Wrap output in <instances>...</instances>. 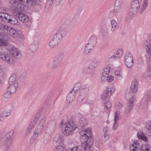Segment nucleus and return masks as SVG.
Returning <instances> with one entry per match:
<instances>
[{"label":"nucleus","mask_w":151,"mask_h":151,"mask_svg":"<svg viewBox=\"0 0 151 151\" xmlns=\"http://www.w3.org/2000/svg\"><path fill=\"white\" fill-rule=\"evenodd\" d=\"M80 134L82 137L81 139L82 147L84 151H92L93 139L91 137V130L87 128L81 131Z\"/></svg>","instance_id":"obj_1"},{"label":"nucleus","mask_w":151,"mask_h":151,"mask_svg":"<svg viewBox=\"0 0 151 151\" xmlns=\"http://www.w3.org/2000/svg\"><path fill=\"white\" fill-rule=\"evenodd\" d=\"M10 49L11 51L9 53L5 52H0V58L6 63L13 65L14 64L13 57L20 59L22 56V54L18 49L13 46H10Z\"/></svg>","instance_id":"obj_2"},{"label":"nucleus","mask_w":151,"mask_h":151,"mask_svg":"<svg viewBox=\"0 0 151 151\" xmlns=\"http://www.w3.org/2000/svg\"><path fill=\"white\" fill-rule=\"evenodd\" d=\"M60 128H62L63 134L65 135H71L74 130L78 127V126L75 121L70 120L67 122L64 121H62L59 126Z\"/></svg>","instance_id":"obj_3"},{"label":"nucleus","mask_w":151,"mask_h":151,"mask_svg":"<svg viewBox=\"0 0 151 151\" xmlns=\"http://www.w3.org/2000/svg\"><path fill=\"white\" fill-rule=\"evenodd\" d=\"M64 34V32L60 30L56 32L50 40L48 45L50 47L52 48L57 46L59 43Z\"/></svg>","instance_id":"obj_4"},{"label":"nucleus","mask_w":151,"mask_h":151,"mask_svg":"<svg viewBox=\"0 0 151 151\" xmlns=\"http://www.w3.org/2000/svg\"><path fill=\"white\" fill-rule=\"evenodd\" d=\"M142 0H133L129 9V15L133 17L135 16L140 9Z\"/></svg>","instance_id":"obj_5"},{"label":"nucleus","mask_w":151,"mask_h":151,"mask_svg":"<svg viewBox=\"0 0 151 151\" xmlns=\"http://www.w3.org/2000/svg\"><path fill=\"white\" fill-rule=\"evenodd\" d=\"M131 91H127L126 92L125 96L127 100L129 101L127 106L125 108V112L128 113L132 110L134 106V99L133 93Z\"/></svg>","instance_id":"obj_6"},{"label":"nucleus","mask_w":151,"mask_h":151,"mask_svg":"<svg viewBox=\"0 0 151 151\" xmlns=\"http://www.w3.org/2000/svg\"><path fill=\"white\" fill-rule=\"evenodd\" d=\"M89 92V87L86 86H83L78 96V101L80 102L82 101L87 96Z\"/></svg>","instance_id":"obj_7"},{"label":"nucleus","mask_w":151,"mask_h":151,"mask_svg":"<svg viewBox=\"0 0 151 151\" xmlns=\"http://www.w3.org/2000/svg\"><path fill=\"white\" fill-rule=\"evenodd\" d=\"M89 92V87L86 86H83L78 96V101L80 102L82 101L87 96Z\"/></svg>","instance_id":"obj_8"},{"label":"nucleus","mask_w":151,"mask_h":151,"mask_svg":"<svg viewBox=\"0 0 151 151\" xmlns=\"http://www.w3.org/2000/svg\"><path fill=\"white\" fill-rule=\"evenodd\" d=\"M8 34L12 37L14 38L18 37L20 38H23L24 36L22 32L17 31L15 29L10 27L7 31Z\"/></svg>","instance_id":"obj_9"},{"label":"nucleus","mask_w":151,"mask_h":151,"mask_svg":"<svg viewBox=\"0 0 151 151\" xmlns=\"http://www.w3.org/2000/svg\"><path fill=\"white\" fill-rule=\"evenodd\" d=\"M13 13L14 15L23 22H27L29 20L28 16L22 12L14 10L13 11Z\"/></svg>","instance_id":"obj_10"},{"label":"nucleus","mask_w":151,"mask_h":151,"mask_svg":"<svg viewBox=\"0 0 151 151\" xmlns=\"http://www.w3.org/2000/svg\"><path fill=\"white\" fill-rule=\"evenodd\" d=\"M125 63L129 68H131L133 65L134 60L132 55L129 53H127L125 57Z\"/></svg>","instance_id":"obj_11"},{"label":"nucleus","mask_w":151,"mask_h":151,"mask_svg":"<svg viewBox=\"0 0 151 151\" xmlns=\"http://www.w3.org/2000/svg\"><path fill=\"white\" fill-rule=\"evenodd\" d=\"M63 57L64 54L63 53H60L54 60L52 67L54 68H57L59 66L62 62Z\"/></svg>","instance_id":"obj_12"},{"label":"nucleus","mask_w":151,"mask_h":151,"mask_svg":"<svg viewBox=\"0 0 151 151\" xmlns=\"http://www.w3.org/2000/svg\"><path fill=\"white\" fill-rule=\"evenodd\" d=\"M88 123V121L86 117H81L79 120L78 127L80 129L84 128L86 127Z\"/></svg>","instance_id":"obj_13"},{"label":"nucleus","mask_w":151,"mask_h":151,"mask_svg":"<svg viewBox=\"0 0 151 151\" xmlns=\"http://www.w3.org/2000/svg\"><path fill=\"white\" fill-rule=\"evenodd\" d=\"M138 81L136 80H133L130 86V91L133 93H136L138 89Z\"/></svg>","instance_id":"obj_14"},{"label":"nucleus","mask_w":151,"mask_h":151,"mask_svg":"<svg viewBox=\"0 0 151 151\" xmlns=\"http://www.w3.org/2000/svg\"><path fill=\"white\" fill-rule=\"evenodd\" d=\"M10 15L5 12L1 13L0 14V20L9 22V20H10Z\"/></svg>","instance_id":"obj_15"},{"label":"nucleus","mask_w":151,"mask_h":151,"mask_svg":"<svg viewBox=\"0 0 151 151\" xmlns=\"http://www.w3.org/2000/svg\"><path fill=\"white\" fill-rule=\"evenodd\" d=\"M75 92L70 91L67 96L66 100L68 103H71L75 99Z\"/></svg>","instance_id":"obj_16"},{"label":"nucleus","mask_w":151,"mask_h":151,"mask_svg":"<svg viewBox=\"0 0 151 151\" xmlns=\"http://www.w3.org/2000/svg\"><path fill=\"white\" fill-rule=\"evenodd\" d=\"M94 46L95 45L88 42V43L86 45L85 48V53L87 54L89 53L93 49Z\"/></svg>","instance_id":"obj_17"},{"label":"nucleus","mask_w":151,"mask_h":151,"mask_svg":"<svg viewBox=\"0 0 151 151\" xmlns=\"http://www.w3.org/2000/svg\"><path fill=\"white\" fill-rule=\"evenodd\" d=\"M44 125V123L43 122H42V121L38 124L36 129L34 132V135L36 136V135H38L41 131L43 126Z\"/></svg>","instance_id":"obj_18"},{"label":"nucleus","mask_w":151,"mask_h":151,"mask_svg":"<svg viewBox=\"0 0 151 151\" xmlns=\"http://www.w3.org/2000/svg\"><path fill=\"white\" fill-rule=\"evenodd\" d=\"M137 136L139 139H141L146 142L148 141L147 137L142 132H138L137 133Z\"/></svg>","instance_id":"obj_19"},{"label":"nucleus","mask_w":151,"mask_h":151,"mask_svg":"<svg viewBox=\"0 0 151 151\" xmlns=\"http://www.w3.org/2000/svg\"><path fill=\"white\" fill-rule=\"evenodd\" d=\"M16 75H13L11 76L9 79V84L10 85L13 84H18L17 82L16 79Z\"/></svg>","instance_id":"obj_20"},{"label":"nucleus","mask_w":151,"mask_h":151,"mask_svg":"<svg viewBox=\"0 0 151 151\" xmlns=\"http://www.w3.org/2000/svg\"><path fill=\"white\" fill-rule=\"evenodd\" d=\"M91 65L86 66L84 67L83 72L88 74H91L93 73V70L91 68Z\"/></svg>","instance_id":"obj_21"},{"label":"nucleus","mask_w":151,"mask_h":151,"mask_svg":"<svg viewBox=\"0 0 151 151\" xmlns=\"http://www.w3.org/2000/svg\"><path fill=\"white\" fill-rule=\"evenodd\" d=\"M111 27L110 30L112 32L115 31L118 28V24L114 20H112L111 22Z\"/></svg>","instance_id":"obj_22"},{"label":"nucleus","mask_w":151,"mask_h":151,"mask_svg":"<svg viewBox=\"0 0 151 151\" xmlns=\"http://www.w3.org/2000/svg\"><path fill=\"white\" fill-rule=\"evenodd\" d=\"M25 1V0H24ZM24 2V1H23V2H20L19 0H14L13 2L12 3V5L15 6V9H17L18 10L20 9L21 8V4L23 3Z\"/></svg>","instance_id":"obj_23"},{"label":"nucleus","mask_w":151,"mask_h":151,"mask_svg":"<svg viewBox=\"0 0 151 151\" xmlns=\"http://www.w3.org/2000/svg\"><path fill=\"white\" fill-rule=\"evenodd\" d=\"M115 90V88L112 87L108 86L104 92L108 94L109 96H111V95L114 92Z\"/></svg>","instance_id":"obj_24"},{"label":"nucleus","mask_w":151,"mask_h":151,"mask_svg":"<svg viewBox=\"0 0 151 151\" xmlns=\"http://www.w3.org/2000/svg\"><path fill=\"white\" fill-rule=\"evenodd\" d=\"M3 141H4V140H5L6 142L4 145L6 148H7L10 145L13 140L12 138H8L5 137L3 139Z\"/></svg>","instance_id":"obj_25"},{"label":"nucleus","mask_w":151,"mask_h":151,"mask_svg":"<svg viewBox=\"0 0 151 151\" xmlns=\"http://www.w3.org/2000/svg\"><path fill=\"white\" fill-rule=\"evenodd\" d=\"M13 84V85H9L8 88V90L11 91V92L14 93L16 91L17 88L18 87V84Z\"/></svg>","instance_id":"obj_26"},{"label":"nucleus","mask_w":151,"mask_h":151,"mask_svg":"<svg viewBox=\"0 0 151 151\" xmlns=\"http://www.w3.org/2000/svg\"><path fill=\"white\" fill-rule=\"evenodd\" d=\"M2 38L0 39V46H7L8 45V42L4 38L5 36L3 35V37H2Z\"/></svg>","instance_id":"obj_27"},{"label":"nucleus","mask_w":151,"mask_h":151,"mask_svg":"<svg viewBox=\"0 0 151 151\" xmlns=\"http://www.w3.org/2000/svg\"><path fill=\"white\" fill-rule=\"evenodd\" d=\"M139 145V143L136 142L135 143L132 145L130 147V150L131 151H140V150L138 148L137 145Z\"/></svg>","instance_id":"obj_28"},{"label":"nucleus","mask_w":151,"mask_h":151,"mask_svg":"<svg viewBox=\"0 0 151 151\" xmlns=\"http://www.w3.org/2000/svg\"><path fill=\"white\" fill-rule=\"evenodd\" d=\"M145 127L147 129L148 131L147 134L149 136H151V122L147 121L145 124Z\"/></svg>","instance_id":"obj_29"},{"label":"nucleus","mask_w":151,"mask_h":151,"mask_svg":"<svg viewBox=\"0 0 151 151\" xmlns=\"http://www.w3.org/2000/svg\"><path fill=\"white\" fill-rule=\"evenodd\" d=\"M81 87V83H78L75 84L72 90L71 91L74 92H75V93H76V92L79 90Z\"/></svg>","instance_id":"obj_30"},{"label":"nucleus","mask_w":151,"mask_h":151,"mask_svg":"<svg viewBox=\"0 0 151 151\" xmlns=\"http://www.w3.org/2000/svg\"><path fill=\"white\" fill-rule=\"evenodd\" d=\"M10 20H9V23L13 25H16L18 23L17 19L13 17L12 16L10 15Z\"/></svg>","instance_id":"obj_31"},{"label":"nucleus","mask_w":151,"mask_h":151,"mask_svg":"<svg viewBox=\"0 0 151 151\" xmlns=\"http://www.w3.org/2000/svg\"><path fill=\"white\" fill-rule=\"evenodd\" d=\"M53 3V2H51V1H50L49 0H48L45 9V12H47L49 11Z\"/></svg>","instance_id":"obj_32"},{"label":"nucleus","mask_w":151,"mask_h":151,"mask_svg":"<svg viewBox=\"0 0 151 151\" xmlns=\"http://www.w3.org/2000/svg\"><path fill=\"white\" fill-rule=\"evenodd\" d=\"M56 142L58 144H61L63 141V136L61 135L57 136L55 137Z\"/></svg>","instance_id":"obj_33"},{"label":"nucleus","mask_w":151,"mask_h":151,"mask_svg":"<svg viewBox=\"0 0 151 151\" xmlns=\"http://www.w3.org/2000/svg\"><path fill=\"white\" fill-rule=\"evenodd\" d=\"M88 42L95 45L97 42V39L95 36L91 37L89 38Z\"/></svg>","instance_id":"obj_34"},{"label":"nucleus","mask_w":151,"mask_h":151,"mask_svg":"<svg viewBox=\"0 0 151 151\" xmlns=\"http://www.w3.org/2000/svg\"><path fill=\"white\" fill-rule=\"evenodd\" d=\"M147 3L148 0H144V3L140 10V14H141L147 8Z\"/></svg>","instance_id":"obj_35"},{"label":"nucleus","mask_w":151,"mask_h":151,"mask_svg":"<svg viewBox=\"0 0 151 151\" xmlns=\"http://www.w3.org/2000/svg\"><path fill=\"white\" fill-rule=\"evenodd\" d=\"M13 93L11 92V91L8 90L4 92L3 96L5 99H8L10 98L12 94Z\"/></svg>","instance_id":"obj_36"},{"label":"nucleus","mask_w":151,"mask_h":151,"mask_svg":"<svg viewBox=\"0 0 151 151\" xmlns=\"http://www.w3.org/2000/svg\"><path fill=\"white\" fill-rule=\"evenodd\" d=\"M110 97V96H109L108 94H107L104 92L103 94L101 95V99L103 101H108Z\"/></svg>","instance_id":"obj_37"},{"label":"nucleus","mask_w":151,"mask_h":151,"mask_svg":"<svg viewBox=\"0 0 151 151\" xmlns=\"http://www.w3.org/2000/svg\"><path fill=\"white\" fill-rule=\"evenodd\" d=\"M150 148L151 147L148 145H143L141 147L143 151H151Z\"/></svg>","instance_id":"obj_38"},{"label":"nucleus","mask_w":151,"mask_h":151,"mask_svg":"<svg viewBox=\"0 0 151 151\" xmlns=\"http://www.w3.org/2000/svg\"><path fill=\"white\" fill-rule=\"evenodd\" d=\"M146 50L149 55H151V43H149L146 46Z\"/></svg>","instance_id":"obj_39"},{"label":"nucleus","mask_w":151,"mask_h":151,"mask_svg":"<svg viewBox=\"0 0 151 151\" xmlns=\"http://www.w3.org/2000/svg\"><path fill=\"white\" fill-rule=\"evenodd\" d=\"M148 71L145 73L144 76L150 77L151 78V67L150 65L148 66Z\"/></svg>","instance_id":"obj_40"},{"label":"nucleus","mask_w":151,"mask_h":151,"mask_svg":"<svg viewBox=\"0 0 151 151\" xmlns=\"http://www.w3.org/2000/svg\"><path fill=\"white\" fill-rule=\"evenodd\" d=\"M54 151H67L63 146H57L55 149Z\"/></svg>","instance_id":"obj_41"},{"label":"nucleus","mask_w":151,"mask_h":151,"mask_svg":"<svg viewBox=\"0 0 151 151\" xmlns=\"http://www.w3.org/2000/svg\"><path fill=\"white\" fill-rule=\"evenodd\" d=\"M110 68L109 66H107L105 68L104 70V71L103 73L104 75H106V76L109 75L110 71Z\"/></svg>","instance_id":"obj_42"},{"label":"nucleus","mask_w":151,"mask_h":151,"mask_svg":"<svg viewBox=\"0 0 151 151\" xmlns=\"http://www.w3.org/2000/svg\"><path fill=\"white\" fill-rule=\"evenodd\" d=\"M145 99H147V102H148L151 98V91H147L146 95L145 96Z\"/></svg>","instance_id":"obj_43"},{"label":"nucleus","mask_w":151,"mask_h":151,"mask_svg":"<svg viewBox=\"0 0 151 151\" xmlns=\"http://www.w3.org/2000/svg\"><path fill=\"white\" fill-rule=\"evenodd\" d=\"M123 53V51L122 50H119L116 51V54L115 55L117 56V58H119L122 56Z\"/></svg>","instance_id":"obj_44"},{"label":"nucleus","mask_w":151,"mask_h":151,"mask_svg":"<svg viewBox=\"0 0 151 151\" xmlns=\"http://www.w3.org/2000/svg\"><path fill=\"white\" fill-rule=\"evenodd\" d=\"M121 6L114 4V12L115 13L118 12L121 8Z\"/></svg>","instance_id":"obj_45"},{"label":"nucleus","mask_w":151,"mask_h":151,"mask_svg":"<svg viewBox=\"0 0 151 151\" xmlns=\"http://www.w3.org/2000/svg\"><path fill=\"white\" fill-rule=\"evenodd\" d=\"M27 5L28 6H32L35 4V0H26Z\"/></svg>","instance_id":"obj_46"},{"label":"nucleus","mask_w":151,"mask_h":151,"mask_svg":"<svg viewBox=\"0 0 151 151\" xmlns=\"http://www.w3.org/2000/svg\"><path fill=\"white\" fill-rule=\"evenodd\" d=\"M9 115H5V114H1L0 115V121H3L7 117L9 116Z\"/></svg>","instance_id":"obj_47"},{"label":"nucleus","mask_w":151,"mask_h":151,"mask_svg":"<svg viewBox=\"0 0 151 151\" xmlns=\"http://www.w3.org/2000/svg\"><path fill=\"white\" fill-rule=\"evenodd\" d=\"M105 109H109V110L111 108L112 105L110 101H108L107 102L105 103Z\"/></svg>","instance_id":"obj_48"},{"label":"nucleus","mask_w":151,"mask_h":151,"mask_svg":"<svg viewBox=\"0 0 151 151\" xmlns=\"http://www.w3.org/2000/svg\"><path fill=\"white\" fill-rule=\"evenodd\" d=\"M92 63L93 65H94V67L97 66L99 65V61L98 60L95 59L93 60Z\"/></svg>","instance_id":"obj_49"},{"label":"nucleus","mask_w":151,"mask_h":151,"mask_svg":"<svg viewBox=\"0 0 151 151\" xmlns=\"http://www.w3.org/2000/svg\"><path fill=\"white\" fill-rule=\"evenodd\" d=\"M124 0H116L114 4L122 6L123 4Z\"/></svg>","instance_id":"obj_50"},{"label":"nucleus","mask_w":151,"mask_h":151,"mask_svg":"<svg viewBox=\"0 0 151 151\" xmlns=\"http://www.w3.org/2000/svg\"><path fill=\"white\" fill-rule=\"evenodd\" d=\"M121 119V117L119 114H115L114 115V122H117L119 120Z\"/></svg>","instance_id":"obj_51"},{"label":"nucleus","mask_w":151,"mask_h":151,"mask_svg":"<svg viewBox=\"0 0 151 151\" xmlns=\"http://www.w3.org/2000/svg\"><path fill=\"white\" fill-rule=\"evenodd\" d=\"M115 73L118 77H120L121 78L122 77V73L120 70H116L115 71Z\"/></svg>","instance_id":"obj_52"},{"label":"nucleus","mask_w":151,"mask_h":151,"mask_svg":"<svg viewBox=\"0 0 151 151\" xmlns=\"http://www.w3.org/2000/svg\"><path fill=\"white\" fill-rule=\"evenodd\" d=\"M107 81L108 82H110L112 81L114 79V77L113 76L111 75H107Z\"/></svg>","instance_id":"obj_53"},{"label":"nucleus","mask_w":151,"mask_h":151,"mask_svg":"<svg viewBox=\"0 0 151 151\" xmlns=\"http://www.w3.org/2000/svg\"><path fill=\"white\" fill-rule=\"evenodd\" d=\"M107 76H106V75H104V74H102V76L101 77V80L103 82H104L106 81H107Z\"/></svg>","instance_id":"obj_54"},{"label":"nucleus","mask_w":151,"mask_h":151,"mask_svg":"<svg viewBox=\"0 0 151 151\" xmlns=\"http://www.w3.org/2000/svg\"><path fill=\"white\" fill-rule=\"evenodd\" d=\"M13 133H14L13 131H12L10 132H9V133L6 135V137H5L7 138H11L10 137L12 136Z\"/></svg>","instance_id":"obj_55"},{"label":"nucleus","mask_w":151,"mask_h":151,"mask_svg":"<svg viewBox=\"0 0 151 151\" xmlns=\"http://www.w3.org/2000/svg\"><path fill=\"white\" fill-rule=\"evenodd\" d=\"M102 138L103 139H104V140L105 141H106L108 140L109 139V135L106 134H104V136L102 137Z\"/></svg>","instance_id":"obj_56"},{"label":"nucleus","mask_w":151,"mask_h":151,"mask_svg":"<svg viewBox=\"0 0 151 151\" xmlns=\"http://www.w3.org/2000/svg\"><path fill=\"white\" fill-rule=\"evenodd\" d=\"M71 151H82L81 149L78 147H76L72 148Z\"/></svg>","instance_id":"obj_57"},{"label":"nucleus","mask_w":151,"mask_h":151,"mask_svg":"<svg viewBox=\"0 0 151 151\" xmlns=\"http://www.w3.org/2000/svg\"><path fill=\"white\" fill-rule=\"evenodd\" d=\"M123 106V104L122 103L119 102L118 103L116 104V109H119L122 108Z\"/></svg>","instance_id":"obj_58"},{"label":"nucleus","mask_w":151,"mask_h":151,"mask_svg":"<svg viewBox=\"0 0 151 151\" xmlns=\"http://www.w3.org/2000/svg\"><path fill=\"white\" fill-rule=\"evenodd\" d=\"M40 117V114H37L35 115V118H34V119L33 121H34L35 122H36L38 120V119Z\"/></svg>","instance_id":"obj_59"},{"label":"nucleus","mask_w":151,"mask_h":151,"mask_svg":"<svg viewBox=\"0 0 151 151\" xmlns=\"http://www.w3.org/2000/svg\"><path fill=\"white\" fill-rule=\"evenodd\" d=\"M118 124L117 122H114V126L113 127V129L114 130L116 129L118 127Z\"/></svg>","instance_id":"obj_60"},{"label":"nucleus","mask_w":151,"mask_h":151,"mask_svg":"<svg viewBox=\"0 0 151 151\" xmlns=\"http://www.w3.org/2000/svg\"><path fill=\"white\" fill-rule=\"evenodd\" d=\"M36 123V122H35L34 121H33V122H31V123L30 124L29 126L32 129H33Z\"/></svg>","instance_id":"obj_61"},{"label":"nucleus","mask_w":151,"mask_h":151,"mask_svg":"<svg viewBox=\"0 0 151 151\" xmlns=\"http://www.w3.org/2000/svg\"><path fill=\"white\" fill-rule=\"evenodd\" d=\"M118 58L115 55L112 56L109 59V60L111 61H112L113 60H116Z\"/></svg>","instance_id":"obj_62"},{"label":"nucleus","mask_w":151,"mask_h":151,"mask_svg":"<svg viewBox=\"0 0 151 151\" xmlns=\"http://www.w3.org/2000/svg\"><path fill=\"white\" fill-rule=\"evenodd\" d=\"M103 130L104 133H106L107 132L108 130V127L107 126L104 127V128Z\"/></svg>","instance_id":"obj_63"},{"label":"nucleus","mask_w":151,"mask_h":151,"mask_svg":"<svg viewBox=\"0 0 151 151\" xmlns=\"http://www.w3.org/2000/svg\"><path fill=\"white\" fill-rule=\"evenodd\" d=\"M32 129V128H31L29 126V127H28V128H27V130L26 131V133H28L29 132H30Z\"/></svg>","instance_id":"obj_64"}]
</instances>
